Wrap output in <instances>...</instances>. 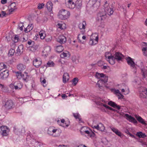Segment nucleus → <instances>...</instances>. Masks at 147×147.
I'll list each match as a JSON object with an SVG mask.
<instances>
[{"instance_id":"obj_1","label":"nucleus","mask_w":147,"mask_h":147,"mask_svg":"<svg viewBox=\"0 0 147 147\" xmlns=\"http://www.w3.org/2000/svg\"><path fill=\"white\" fill-rule=\"evenodd\" d=\"M95 76L98 79L101 78L98 81L97 85L100 88L105 85V84L107 81L108 77L102 73L97 72Z\"/></svg>"},{"instance_id":"obj_2","label":"nucleus","mask_w":147,"mask_h":147,"mask_svg":"<svg viewBox=\"0 0 147 147\" xmlns=\"http://www.w3.org/2000/svg\"><path fill=\"white\" fill-rule=\"evenodd\" d=\"M70 15L69 11L64 9L60 10L58 14V17L61 20H65L68 18Z\"/></svg>"},{"instance_id":"obj_3","label":"nucleus","mask_w":147,"mask_h":147,"mask_svg":"<svg viewBox=\"0 0 147 147\" xmlns=\"http://www.w3.org/2000/svg\"><path fill=\"white\" fill-rule=\"evenodd\" d=\"M47 133L50 136L54 137H58L60 135L59 130L54 127H50L47 130Z\"/></svg>"},{"instance_id":"obj_4","label":"nucleus","mask_w":147,"mask_h":147,"mask_svg":"<svg viewBox=\"0 0 147 147\" xmlns=\"http://www.w3.org/2000/svg\"><path fill=\"white\" fill-rule=\"evenodd\" d=\"M98 40V36L97 34H92L89 42V45L91 46L95 45L97 44Z\"/></svg>"},{"instance_id":"obj_5","label":"nucleus","mask_w":147,"mask_h":147,"mask_svg":"<svg viewBox=\"0 0 147 147\" xmlns=\"http://www.w3.org/2000/svg\"><path fill=\"white\" fill-rule=\"evenodd\" d=\"M105 57L106 60L111 65L114 64L115 62V59L114 55L108 52L105 53Z\"/></svg>"},{"instance_id":"obj_6","label":"nucleus","mask_w":147,"mask_h":147,"mask_svg":"<svg viewBox=\"0 0 147 147\" xmlns=\"http://www.w3.org/2000/svg\"><path fill=\"white\" fill-rule=\"evenodd\" d=\"M117 112H119L120 115L123 116L127 120H128L129 122L133 123L134 124H136L137 123V121L134 117L129 115L128 114L125 113L121 112H119V111H117Z\"/></svg>"},{"instance_id":"obj_7","label":"nucleus","mask_w":147,"mask_h":147,"mask_svg":"<svg viewBox=\"0 0 147 147\" xmlns=\"http://www.w3.org/2000/svg\"><path fill=\"white\" fill-rule=\"evenodd\" d=\"M139 96L141 98H146L147 96V89L144 87L139 88Z\"/></svg>"},{"instance_id":"obj_8","label":"nucleus","mask_w":147,"mask_h":147,"mask_svg":"<svg viewBox=\"0 0 147 147\" xmlns=\"http://www.w3.org/2000/svg\"><path fill=\"white\" fill-rule=\"evenodd\" d=\"M127 63L132 69H134V73H136V65L133 60V59L129 57H128L126 59Z\"/></svg>"},{"instance_id":"obj_9","label":"nucleus","mask_w":147,"mask_h":147,"mask_svg":"<svg viewBox=\"0 0 147 147\" xmlns=\"http://www.w3.org/2000/svg\"><path fill=\"white\" fill-rule=\"evenodd\" d=\"M0 130L2 131L1 135L3 136H7L9 134V129L7 126H2L0 127Z\"/></svg>"},{"instance_id":"obj_10","label":"nucleus","mask_w":147,"mask_h":147,"mask_svg":"<svg viewBox=\"0 0 147 147\" xmlns=\"http://www.w3.org/2000/svg\"><path fill=\"white\" fill-rule=\"evenodd\" d=\"M14 106V103L13 101L9 100L6 101L4 105V107L7 109H9L13 108Z\"/></svg>"},{"instance_id":"obj_11","label":"nucleus","mask_w":147,"mask_h":147,"mask_svg":"<svg viewBox=\"0 0 147 147\" xmlns=\"http://www.w3.org/2000/svg\"><path fill=\"white\" fill-rule=\"evenodd\" d=\"M33 63L35 67L38 68L41 65L42 61L40 58H36L33 61Z\"/></svg>"},{"instance_id":"obj_12","label":"nucleus","mask_w":147,"mask_h":147,"mask_svg":"<svg viewBox=\"0 0 147 147\" xmlns=\"http://www.w3.org/2000/svg\"><path fill=\"white\" fill-rule=\"evenodd\" d=\"M106 13L105 12H100L98 14L97 19L99 21H102L105 20L106 18Z\"/></svg>"},{"instance_id":"obj_13","label":"nucleus","mask_w":147,"mask_h":147,"mask_svg":"<svg viewBox=\"0 0 147 147\" xmlns=\"http://www.w3.org/2000/svg\"><path fill=\"white\" fill-rule=\"evenodd\" d=\"M93 128L101 131H104L105 129V127L101 123H99L96 125H94L93 127Z\"/></svg>"},{"instance_id":"obj_14","label":"nucleus","mask_w":147,"mask_h":147,"mask_svg":"<svg viewBox=\"0 0 147 147\" xmlns=\"http://www.w3.org/2000/svg\"><path fill=\"white\" fill-rule=\"evenodd\" d=\"M66 6L70 9H73L75 7V4L72 0H69L66 3Z\"/></svg>"},{"instance_id":"obj_15","label":"nucleus","mask_w":147,"mask_h":147,"mask_svg":"<svg viewBox=\"0 0 147 147\" xmlns=\"http://www.w3.org/2000/svg\"><path fill=\"white\" fill-rule=\"evenodd\" d=\"M89 3L94 7H97L100 5V2L96 0H90V1Z\"/></svg>"},{"instance_id":"obj_16","label":"nucleus","mask_w":147,"mask_h":147,"mask_svg":"<svg viewBox=\"0 0 147 147\" xmlns=\"http://www.w3.org/2000/svg\"><path fill=\"white\" fill-rule=\"evenodd\" d=\"M9 75L8 71L7 70L4 71L0 75L1 78L3 80L7 78Z\"/></svg>"},{"instance_id":"obj_17","label":"nucleus","mask_w":147,"mask_h":147,"mask_svg":"<svg viewBox=\"0 0 147 147\" xmlns=\"http://www.w3.org/2000/svg\"><path fill=\"white\" fill-rule=\"evenodd\" d=\"M66 122L65 121L64 119H62L61 120V122L59 120L57 121V122L59 125L63 127H67L69 125V124H67Z\"/></svg>"},{"instance_id":"obj_18","label":"nucleus","mask_w":147,"mask_h":147,"mask_svg":"<svg viewBox=\"0 0 147 147\" xmlns=\"http://www.w3.org/2000/svg\"><path fill=\"white\" fill-rule=\"evenodd\" d=\"M26 65L22 63H19L17 65L18 69L20 71H23L24 70L26 69Z\"/></svg>"},{"instance_id":"obj_19","label":"nucleus","mask_w":147,"mask_h":147,"mask_svg":"<svg viewBox=\"0 0 147 147\" xmlns=\"http://www.w3.org/2000/svg\"><path fill=\"white\" fill-rule=\"evenodd\" d=\"M66 40V39L65 37L63 35H60L58 39V42L61 44L65 43Z\"/></svg>"},{"instance_id":"obj_20","label":"nucleus","mask_w":147,"mask_h":147,"mask_svg":"<svg viewBox=\"0 0 147 147\" xmlns=\"http://www.w3.org/2000/svg\"><path fill=\"white\" fill-rule=\"evenodd\" d=\"M114 55L115 60H117V61L121 60L123 57L121 53L118 52L116 53Z\"/></svg>"},{"instance_id":"obj_21","label":"nucleus","mask_w":147,"mask_h":147,"mask_svg":"<svg viewBox=\"0 0 147 147\" xmlns=\"http://www.w3.org/2000/svg\"><path fill=\"white\" fill-rule=\"evenodd\" d=\"M17 85H15L14 86V88L16 90H20L22 87V84L19 81L17 82Z\"/></svg>"},{"instance_id":"obj_22","label":"nucleus","mask_w":147,"mask_h":147,"mask_svg":"<svg viewBox=\"0 0 147 147\" xmlns=\"http://www.w3.org/2000/svg\"><path fill=\"white\" fill-rule=\"evenodd\" d=\"M9 9L10 11L13 12L16 9V4L15 3H12L9 6Z\"/></svg>"},{"instance_id":"obj_23","label":"nucleus","mask_w":147,"mask_h":147,"mask_svg":"<svg viewBox=\"0 0 147 147\" xmlns=\"http://www.w3.org/2000/svg\"><path fill=\"white\" fill-rule=\"evenodd\" d=\"M111 130L116 135L120 137L121 136L122 134L121 132L119 131L117 129L114 127H111Z\"/></svg>"},{"instance_id":"obj_24","label":"nucleus","mask_w":147,"mask_h":147,"mask_svg":"<svg viewBox=\"0 0 147 147\" xmlns=\"http://www.w3.org/2000/svg\"><path fill=\"white\" fill-rule=\"evenodd\" d=\"M70 56V53L67 51H64L60 55V57L61 58H64L66 57H69Z\"/></svg>"},{"instance_id":"obj_25","label":"nucleus","mask_w":147,"mask_h":147,"mask_svg":"<svg viewBox=\"0 0 147 147\" xmlns=\"http://www.w3.org/2000/svg\"><path fill=\"white\" fill-rule=\"evenodd\" d=\"M134 117L136 118L138 121L140 123L144 125H145L146 124L144 119H143L140 116H138L136 115H134Z\"/></svg>"},{"instance_id":"obj_26","label":"nucleus","mask_w":147,"mask_h":147,"mask_svg":"<svg viewBox=\"0 0 147 147\" xmlns=\"http://www.w3.org/2000/svg\"><path fill=\"white\" fill-rule=\"evenodd\" d=\"M40 38L43 40L45 39L46 37V33L45 31L43 30L40 31L39 33Z\"/></svg>"},{"instance_id":"obj_27","label":"nucleus","mask_w":147,"mask_h":147,"mask_svg":"<svg viewBox=\"0 0 147 147\" xmlns=\"http://www.w3.org/2000/svg\"><path fill=\"white\" fill-rule=\"evenodd\" d=\"M108 104L113 107L117 108L118 109H120V107L119 106L117 105L116 104L112 101H110L109 102Z\"/></svg>"},{"instance_id":"obj_28","label":"nucleus","mask_w":147,"mask_h":147,"mask_svg":"<svg viewBox=\"0 0 147 147\" xmlns=\"http://www.w3.org/2000/svg\"><path fill=\"white\" fill-rule=\"evenodd\" d=\"M69 79V75L67 73H65L63 77V82L64 83H66L68 81Z\"/></svg>"},{"instance_id":"obj_29","label":"nucleus","mask_w":147,"mask_h":147,"mask_svg":"<svg viewBox=\"0 0 147 147\" xmlns=\"http://www.w3.org/2000/svg\"><path fill=\"white\" fill-rule=\"evenodd\" d=\"M85 133L87 134V136L90 138L94 137L95 134L92 131H89L88 130H85L84 131Z\"/></svg>"},{"instance_id":"obj_30","label":"nucleus","mask_w":147,"mask_h":147,"mask_svg":"<svg viewBox=\"0 0 147 147\" xmlns=\"http://www.w3.org/2000/svg\"><path fill=\"white\" fill-rule=\"evenodd\" d=\"M86 23L85 21H83L82 23H80L79 25V28L80 29L84 30L86 28Z\"/></svg>"},{"instance_id":"obj_31","label":"nucleus","mask_w":147,"mask_h":147,"mask_svg":"<svg viewBox=\"0 0 147 147\" xmlns=\"http://www.w3.org/2000/svg\"><path fill=\"white\" fill-rule=\"evenodd\" d=\"M73 115L74 117L76 119H78L80 123L82 122V121L81 120L80 116V114L78 113H74Z\"/></svg>"},{"instance_id":"obj_32","label":"nucleus","mask_w":147,"mask_h":147,"mask_svg":"<svg viewBox=\"0 0 147 147\" xmlns=\"http://www.w3.org/2000/svg\"><path fill=\"white\" fill-rule=\"evenodd\" d=\"M105 11L109 15H111L113 13V9L109 7H107V8H105Z\"/></svg>"},{"instance_id":"obj_33","label":"nucleus","mask_w":147,"mask_h":147,"mask_svg":"<svg viewBox=\"0 0 147 147\" xmlns=\"http://www.w3.org/2000/svg\"><path fill=\"white\" fill-rule=\"evenodd\" d=\"M46 7L49 11H51L53 8L52 3L50 1L48 2L47 3Z\"/></svg>"},{"instance_id":"obj_34","label":"nucleus","mask_w":147,"mask_h":147,"mask_svg":"<svg viewBox=\"0 0 147 147\" xmlns=\"http://www.w3.org/2000/svg\"><path fill=\"white\" fill-rule=\"evenodd\" d=\"M141 70L142 72V75L143 77L144 78H145L147 74V66L144 69H141Z\"/></svg>"},{"instance_id":"obj_35","label":"nucleus","mask_w":147,"mask_h":147,"mask_svg":"<svg viewBox=\"0 0 147 147\" xmlns=\"http://www.w3.org/2000/svg\"><path fill=\"white\" fill-rule=\"evenodd\" d=\"M136 136L140 138H144L146 137L145 134L141 131L137 132L136 134Z\"/></svg>"},{"instance_id":"obj_36","label":"nucleus","mask_w":147,"mask_h":147,"mask_svg":"<svg viewBox=\"0 0 147 147\" xmlns=\"http://www.w3.org/2000/svg\"><path fill=\"white\" fill-rule=\"evenodd\" d=\"M23 46L22 45H20L17 49V53L19 54H20L23 51Z\"/></svg>"},{"instance_id":"obj_37","label":"nucleus","mask_w":147,"mask_h":147,"mask_svg":"<svg viewBox=\"0 0 147 147\" xmlns=\"http://www.w3.org/2000/svg\"><path fill=\"white\" fill-rule=\"evenodd\" d=\"M63 49V47L61 45L57 46L55 48L56 51L58 53L61 52Z\"/></svg>"},{"instance_id":"obj_38","label":"nucleus","mask_w":147,"mask_h":147,"mask_svg":"<svg viewBox=\"0 0 147 147\" xmlns=\"http://www.w3.org/2000/svg\"><path fill=\"white\" fill-rule=\"evenodd\" d=\"M51 50V47L50 46H47L45 47L44 50L43 51V52L45 53H48L50 52Z\"/></svg>"},{"instance_id":"obj_39","label":"nucleus","mask_w":147,"mask_h":147,"mask_svg":"<svg viewBox=\"0 0 147 147\" xmlns=\"http://www.w3.org/2000/svg\"><path fill=\"white\" fill-rule=\"evenodd\" d=\"M57 26L58 28L63 30L65 28V24H64L58 23Z\"/></svg>"},{"instance_id":"obj_40","label":"nucleus","mask_w":147,"mask_h":147,"mask_svg":"<svg viewBox=\"0 0 147 147\" xmlns=\"http://www.w3.org/2000/svg\"><path fill=\"white\" fill-rule=\"evenodd\" d=\"M22 73L18 71L16 73V76L17 77V78L18 79L21 78L22 77Z\"/></svg>"},{"instance_id":"obj_41","label":"nucleus","mask_w":147,"mask_h":147,"mask_svg":"<svg viewBox=\"0 0 147 147\" xmlns=\"http://www.w3.org/2000/svg\"><path fill=\"white\" fill-rule=\"evenodd\" d=\"M15 52V51L14 50L12 49H11L9 50L8 55L9 56H12L13 55Z\"/></svg>"},{"instance_id":"obj_42","label":"nucleus","mask_w":147,"mask_h":147,"mask_svg":"<svg viewBox=\"0 0 147 147\" xmlns=\"http://www.w3.org/2000/svg\"><path fill=\"white\" fill-rule=\"evenodd\" d=\"M6 67V65L3 63H0V71Z\"/></svg>"},{"instance_id":"obj_43","label":"nucleus","mask_w":147,"mask_h":147,"mask_svg":"<svg viewBox=\"0 0 147 147\" xmlns=\"http://www.w3.org/2000/svg\"><path fill=\"white\" fill-rule=\"evenodd\" d=\"M21 78H22L24 81H26L27 80L28 77L26 74H23Z\"/></svg>"},{"instance_id":"obj_44","label":"nucleus","mask_w":147,"mask_h":147,"mask_svg":"<svg viewBox=\"0 0 147 147\" xmlns=\"http://www.w3.org/2000/svg\"><path fill=\"white\" fill-rule=\"evenodd\" d=\"M142 51L144 55L147 56V47H143L142 49Z\"/></svg>"},{"instance_id":"obj_45","label":"nucleus","mask_w":147,"mask_h":147,"mask_svg":"<svg viewBox=\"0 0 147 147\" xmlns=\"http://www.w3.org/2000/svg\"><path fill=\"white\" fill-rule=\"evenodd\" d=\"M40 81L42 84H43V86L44 87L46 86L47 85L46 84V80L44 78H41Z\"/></svg>"},{"instance_id":"obj_46","label":"nucleus","mask_w":147,"mask_h":147,"mask_svg":"<svg viewBox=\"0 0 147 147\" xmlns=\"http://www.w3.org/2000/svg\"><path fill=\"white\" fill-rule=\"evenodd\" d=\"M47 67H52L54 66V63L52 61H49L47 64Z\"/></svg>"},{"instance_id":"obj_47","label":"nucleus","mask_w":147,"mask_h":147,"mask_svg":"<svg viewBox=\"0 0 147 147\" xmlns=\"http://www.w3.org/2000/svg\"><path fill=\"white\" fill-rule=\"evenodd\" d=\"M33 27V25L32 24H29L28 26L27 27V29H28V32H30V31L32 30Z\"/></svg>"},{"instance_id":"obj_48","label":"nucleus","mask_w":147,"mask_h":147,"mask_svg":"<svg viewBox=\"0 0 147 147\" xmlns=\"http://www.w3.org/2000/svg\"><path fill=\"white\" fill-rule=\"evenodd\" d=\"M46 38L45 39V40L47 42H50L52 40V37L51 36H46Z\"/></svg>"},{"instance_id":"obj_49","label":"nucleus","mask_w":147,"mask_h":147,"mask_svg":"<svg viewBox=\"0 0 147 147\" xmlns=\"http://www.w3.org/2000/svg\"><path fill=\"white\" fill-rule=\"evenodd\" d=\"M78 81V78H76L74 79L73 80V83L74 84V86L76 85V84L77 83Z\"/></svg>"},{"instance_id":"obj_50","label":"nucleus","mask_w":147,"mask_h":147,"mask_svg":"<svg viewBox=\"0 0 147 147\" xmlns=\"http://www.w3.org/2000/svg\"><path fill=\"white\" fill-rule=\"evenodd\" d=\"M28 38L27 36V34H24L23 37V42L26 41L28 40Z\"/></svg>"},{"instance_id":"obj_51","label":"nucleus","mask_w":147,"mask_h":147,"mask_svg":"<svg viewBox=\"0 0 147 147\" xmlns=\"http://www.w3.org/2000/svg\"><path fill=\"white\" fill-rule=\"evenodd\" d=\"M0 88L1 90L3 92L4 90H5L6 88L4 85L0 84Z\"/></svg>"},{"instance_id":"obj_52","label":"nucleus","mask_w":147,"mask_h":147,"mask_svg":"<svg viewBox=\"0 0 147 147\" xmlns=\"http://www.w3.org/2000/svg\"><path fill=\"white\" fill-rule=\"evenodd\" d=\"M44 6V4L43 3L39 4L38 6V9H40L43 7Z\"/></svg>"},{"instance_id":"obj_53","label":"nucleus","mask_w":147,"mask_h":147,"mask_svg":"<svg viewBox=\"0 0 147 147\" xmlns=\"http://www.w3.org/2000/svg\"><path fill=\"white\" fill-rule=\"evenodd\" d=\"M18 37L17 35H15L13 38V40L15 42H17L18 41Z\"/></svg>"},{"instance_id":"obj_54","label":"nucleus","mask_w":147,"mask_h":147,"mask_svg":"<svg viewBox=\"0 0 147 147\" xmlns=\"http://www.w3.org/2000/svg\"><path fill=\"white\" fill-rule=\"evenodd\" d=\"M117 95L118 96L119 98H123L124 97L123 96L120 92L117 94Z\"/></svg>"},{"instance_id":"obj_55","label":"nucleus","mask_w":147,"mask_h":147,"mask_svg":"<svg viewBox=\"0 0 147 147\" xmlns=\"http://www.w3.org/2000/svg\"><path fill=\"white\" fill-rule=\"evenodd\" d=\"M103 62L101 61H99L97 63V65L98 66L101 67L103 65Z\"/></svg>"},{"instance_id":"obj_56","label":"nucleus","mask_w":147,"mask_h":147,"mask_svg":"<svg viewBox=\"0 0 147 147\" xmlns=\"http://www.w3.org/2000/svg\"><path fill=\"white\" fill-rule=\"evenodd\" d=\"M1 14L2 17L4 16H5L6 15H7L5 11H2L1 12Z\"/></svg>"},{"instance_id":"obj_57","label":"nucleus","mask_w":147,"mask_h":147,"mask_svg":"<svg viewBox=\"0 0 147 147\" xmlns=\"http://www.w3.org/2000/svg\"><path fill=\"white\" fill-rule=\"evenodd\" d=\"M102 69H107L108 70H110V68L109 66H103Z\"/></svg>"},{"instance_id":"obj_58","label":"nucleus","mask_w":147,"mask_h":147,"mask_svg":"<svg viewBox=\"0 0 147 147\" xmlns=\"http://www.w3.org/2000/svg\"><path fill=\"white\" fill-rule=\"evenodd\" d=\"M15 85L14 84L11 83L9 85V87L12 89H13L14 88V86Z\"/></svg>"},{"instance_id":"obj_59","label":"nucleus","mask_w":147,"mask_h":147,"mask_svg":"<svg viewBox=\"0 0 147 147\" xmlns=\"http://www.w3.org/2000/svg\"><path fill=\"white\" fill-rule=\"evenodd\" d=\"M7 0H1V3L3 4H5L6 3Z\"/></svg>"},{"instance_id":"obj_60","label":"nucleus","mask_w":147,"mask_h":147,"mask_svg":"<svg viewBox=\"0 0 147 147\" xmlns=\"http://www.w3.org/2000/svg\"><path fill=\"white\" fill-rule=\"evenodd\" d=\"M114 92L117 95V94H118V93H119L120 92L118 90H114Z\"/></svg>"},{"instance_id":"obj_61","label":"nucleus","mask_w":147,"mask_h":147,"mask_svg":"<svg viewBox=\"0 0 147 147\" xmlns=\"http://www.w3.org/2000/svg\"><path fill=\"white\" fill-rule=\"evenodd\" d=\"M103 106L104 107H105L106 108H108V109H110L111 110L112 109V108H111L110 107H109L108 106H107V105H106L103 104Z\"/></svg>"},{"instance_id":"obj_62","label":"nucleus","mask_w":147,"mask_h":147,"mask_svg":"<svg viewBox=\"0 0 147 147\" xmlns=\"http://www.w3.org/2000/svg\"><path fill=\"white\" fill-rule=\"evenodd\" d=\"M58 147H69V146L67 145H59Z\"/></svg>"},{"instance_id":"obj_63","label":"nucleus","mask_w":147,"mask_h":147,"mask_svg":"<svg viewBox=\"0 0 147 147\" xmlns=\"http://www.w3.org/2000/svg\"><path fill=\"white\" fill-rule=\"evenodd\" d=\"M128 134L130 136L133 138H135V136L131 134L130 133H129Z\"/></svg>"},{"instance_id":"obj_64","label":"nucleus","mask_w":147,"mask_h":147,"mask_svg":"<svg viewBox=\"0 0 147 147\" xmlns=\"http://www.w3.org/2000/svg\"><path fill=\"white\" fill-rule=\"evenodd\" d=\"M78 147H87L85 145H80Z\"/></svg>"}]
</instances>
